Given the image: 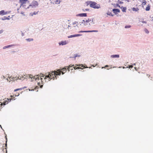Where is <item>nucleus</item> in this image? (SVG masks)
Listing matches in <instances>:
<instances>
[{"label": "nucleus", "instance_id": "1", "mask_svg": "<svg viewBox=\"0 0 153 153\" xmlns=\"http://www.w3.org/2000/svg\"><path fill=\"white\" fill-rule=\"evenodd\" d=\"M44 79L45 80V82H48L50 81L51 79L54 80V77L53 76L52 74H51V72H48V74L45 76Z\"/></svg>", "mask_w": 153, "mask_h": 153}, {"label": "nucleus", "instance_id": "2", "mask_svg": "<svg viewBox=\"0 0 153 153\" xmlns=\"http://www.w3.org/2000/svg\"><path fill=\"white\" fill-rule=\"evenodd\" d=\"M87 3L88 5H90V6L91 7L95 9H99L100 8V5L97 4L95 2L89 1H88Z\"/></svg>", "mask_w": 153, "mask_h": 153}, {"label": "nucleus", "instance_id": "3", "mask_svg": "<svg viewBox=\"0 0 153 153\" xmlns=\"http://www.w3.org/2000/svg\"><path fill=\"white\" fill-rule=\"evenodd\" d=\"M78 23L76 22H73L72 24V28H73V30H77L78 27Z\"/></svg>", "mask_w": 153, "mask_h": 153}, {"label": "nucleus", "instance_id": "4", "mask_svg": "<svg viewBox=\"0 0 153 153\" xmlns=\"http://www.w3.org/2000/svg\"><path fill=\"white\" fill-rule=\"evenodd\" d=\"M51 72V74H52L53 76H54V75H56V76H60L61 75V73L60 69L57 70L56 71H52Z\"/></svg>", "mask_w": 153, "mask_h": 153}, {"label": "nucleus", "instance_id": "5", "mask_svg": "<svg viewBox=\"0 0 153 153\" xmlns=\"http://www.w3.org/2000/svg\"><path fill=\"white\" fill-rule=\"evenodd\" d=\"M38 5V2L35 1H32L31 3V4L30 6H31L32 7H37Z\"/></svg>", "mask_w": 153, "mask_h": 153}, {"label": "nucleus", "instance_id": "6", "mask_svg": "<svg viewBox=\"0 0 153 153\" xmlns=\"http://www.w3.org/2000/svg\"><path fill=\"white\" fill-rule=\"evenodd\" d=\"M29 78H31L32 80V81H33V79H35L36 81H37L38 80H39V77H36V76H33L32 75H30L29 76Z\"/></svg>", "mask_w": 153, "mask_h": 153}, {"label": "nucleus", "instance_id": "7", "mask_svg": "<svg viewBox=\"0 0 153 153\" xmlns=\"http://www.w3.org/2000/svg\"><path fill=\"white\" fill-rule=\"evenodd\" d=\"M68 43V42L66 41H61L58 43L59 45H66Z\"/></svg>", "mask_w": 153, "mask_h": 153}, {"label": "nucleus", "instance_id": "8", "mask_svg": "<svg viewBox=\"0 0 153 153\" xmlns=\"http://www.w3.org/2000/svg\"><path fill=\"white\" fill-rule=\"evenodd\" d=\"M10 13L9 12H5L4 10H1L0 11V15H6Z\"/></svg>", "mask_w": 153, "mask_h": 153}, {"label": "nucleus", "instance_id": "9", "mask_svg": "<svg viewBox=\"0 0 153 153\" xmlns=\"http://www.w3.org/2000/svg\"><path fill=\"white\" fill-rule=\"evenodd\" d=\"M82 36V35L81 34H77L72 35H71L69 36H68V38H71L74 37H77V36Z\"/></svg>", "mask_w": 153, "mask_h": 153}, {"label": "nucleus", "instance_id": "10", "mask_svg": "<svg viewBox=\"0 0 153 153\" xmlns=\"http://www.w3.org/2000/svg\"><path fill=\"white\" fill-rule=\"evenodd\" d=\"M87 16L86 13H82L77 14L76 15V16H79L80 17H86Z\"/></svg>", "mask_w": 153, "mask_h": 153}, {"label": "nucleus", "instance_id": "11", "mask_svg": "<svg viewBox=\"0 0 153 153\" xmlns=\"http://www.w3.org/2000/svg\"><path fill=\"white\" fill-rule=\"evenodd\" d=\"M19 2L21 3V6L22 5L26 3L28 0H19Z\"/></svg>", "mask_w": 153, "mask_h": 153}, {"label": "nucleus", "instance_id": "12", "mask_svg": "<svg viewBox=\"0 0 153 153\" xmlns=\"http://www.w3.org/2000/svg\"><path fill=\"white\" fill-rule=\"evenodd\" d=\"M112 11L116 14L117 13L120 12V10L117 9H113L112 10Z\"/></svg>", "mask_w": 153, "mask_h": 153}, {"label": "nucleus", "instance_id": "13", "mask_svg": "<svg viewBox=\"0 0 153 153\" xmlns=\"http://www.w3.org/2000/svg\"><path fill=\"white\" fill-rule=\"evenodd\" d=\"M120 57L119 54L113 55L111 56V58H118Z\"/></svg>", "mask_w": 153, "mask_h": 153}, {"label": "nucleus", "instance_id": "14", "mask_svg": "<svg viewBox=\"0 0 153 153\" xmlns=\"http://www.w3.org/2000/svg\"><path fill=\"white\" fill-rule=\"evenodd\" d=\"M67 66H65L64 68L60 69L61 70V72H66L67 71Z\"/></svg>", "mask_w": 153, "mask_h": 153}, {"label": "nucleus", "instance_id": "15", "mask_svg": "<svg viewBox=\"0 0 153 153\" xmlns=\"http://www.w3.org/2000/svg\"><path fill=\"white\" fill-rule=\"evenodd\" d=\"M14 45H9L7 46H5L3 48V49H5L7 48H10L12 46H14Z\"/></svg>", "mask_w": 153, "mask_h": 153}, {"label": "nucleus", "instance_id": "16", "mask_svg": "<svg viewBox=\"0 0 153 153\" xmlns=\"http://www.w3.org/2000/svg\"><path fill=\"white\" fill-rule=\"evenodd\" d=\"M10 18V16H8V17H7L6 16H4L3 18H1V20H9Z\"/></svg>", "mask_w": 153, "mask_h": 153}, {"label": "nucleus", "instance_id": "17", "mask_svg": "<svg viewBox=\"0 0 153 153\" xmlns=\"http://www.w3.org/2000/svg\"><path fill=\"white\" fill-rule=\"evenodd\" d=\"M39 76H40V77L41 78L40 79H41V80L42 81V83L43 84V81H42V80L43 79V78L44 79L45 76V75L44 76V75H43V74H40V75Z\"/></svg>", "mask_w": 153, "mask_h": 153}, {"label": "nucleus", "instance_id": "18", "mask_svg": "<svg viewBox=\"0 0 153 153\" xmlns=\"http://www.w3.org/2000/svg\"><path fill=\"white\" fill-rule=\"evenodd\" d=\"M54 1L55 4H59L61 2V0H54Z\"/></svg>", "mask_w": 153, "mask_h": 153}, {"label": "nucleus", "instance_id": "19", "mask_svg": "<svg viewBox=\"0 0 153 153\" xmlns=\"http://www.w3.org/2000/svg\"><path fill=\"white\" fill-rule=\"evenodd\" d=\"M132 10L133 11H138L139 10V9L137 7V8L133 7L132 8Z\"/></svg>", "mask_w": 153, "mask_h": 153}, {"label": "nucleus", "instance_id": "20", "mask_svg": "<svg viewBox=\"0 0 153 153\" xmlns=\"http://www.w3.org/2000/svg\"><path fill=\"white\" fill-rule=\"evenodd\" d=\"M86 23V21L83 20L82 21V22H80V25H82V24H83L85 25V23Z\"/></svg>", "mask_w": 153, "mask_h": 153}, {"label": "nucleus", "instance_id": "21", "mask_svg": "<svg viewBox=\"0 0 153 153\" xmlns=\"http://www.w3.org/2000/svg\"><path fill=\"white\" fill-rule=\"evenodd\" d=\"M26 40L28 42H31L33 41V39L32 38H28L26 39Z\"/></svg>", "mask_w": 153, "mask_h": 153}, {"label": "nucleus", "instance_id": "22", "mask_svg": "<svg viewBox=\"0 0 153 153\" xmlns=\"http://www.w3.org/2000/svg\"><path fill=\"white\" fill-rule=\"evenodd\" d=\"M121 8L123 12H125L126 11V7L122 6L121 7Z\"/></svg>", "mask_w": 153, "mask_h": 153}, {"label": "nucleus", "instance_id": "23", "mask_svg": "<svg viewBox=\"0 0 153 153\" xmlns=\"http://www.w3.org/2000/svg\"><path fill=\"white\" fill-rule=\"evenodd\" d=\"M80 56V55H78L77 54H75L74 55V57H73L75 59L77 57H79Z\"/></svg>", "mask_w": 153, "mask_h": 153}, {"label": "nucleus", "instance_id": "24", "mask_svg": "<svg viewBox=\"0 0 153 153\" xmlns=\"http://www.w3.org/2000/svg\"><path fill=\"white\" fill-rule=\"evenodd\" d=\"M37 13H38L37 12H33V13H30V14L31 16H33V15H36V14H37Z\"/></svg>", "mask_w": 153, "mask_h": 153}, {"label": "nucleus", "instance_id": "25", "mask_svg": "<svg viewBox=\"0 0 153 153\" xmlns=\"http://www.w3.org/2000/svg\"><path fill=\"white\" fill-rule=\"evenodd\" d=\"M107 15H109L111 16H113V15L111 13L109 12H108L107 13Z\"/></svg>", "mask_w": 153, "mask_h": 153}, {"label": "nucleus", "instance_id": "26", "mask_svg": "<svg viewBox=\"0 0 153 153\" xmlns=\"http://www.w3.org/2000/svg\"><path fill=\"white\" fill-rule=\"evenodd\" d=\"M25 78H24V76L20 77L19 78V77H18L16 79V80L17 79H19L20 80H23L24 79H25Z\"/></svg>", "mask_w": 153, "mask_h": 153}, {"label": "nucleus", "instance_id": "27", "mask_svg": "<svg viewBox=\"0 0 153 153\" xmlns=\"http://www.w3.org/2000/svg\"><path fill=\"white\" fill-rule=\"evenodd\" d=\"M150 9V7L149 5H148L146 8V11H149Z\"/></svg>", "mask_w": 153, "mask_h": 153}, {"label": "nucleus", "instance_id": "28", "mask_svg": "<svg viewBox=\"0 0 153 153\" xmlns=\"http://www.w3.org/2000/svg\"><path fill=\"white\" fill-rule=\"evenodd\" d=\"M90 32H97L98 31L97 30H89Z\"/></svg>", "mask_w": 153, "mask_h": 153}, {"label": "nucleus", "instance_id": "29", "mask_svg": "<svg viewBox=\"0 0 153 153\" xmlns=\"http://www.w3.org/2000/svg\"><path fill=\"white\" fill-rule=\"evenodd\" d=\"M8 101L7 100H6L3 102V104L4 105H6L8 103Z\"/></svg>", "mask_w": 153, "mask_h": 153}, {"label": "nucleus", "instance_id": "30", "mask_svg": "<svg viewBox=\"0 0 153 153\" xmlns=\"http://www.w3.org/2000/svg\"><path fill=\"white\" fill-rule=\"evenodd\" d=\"M131 27V26H130V25H126L125 27V28H129Z\"/></svg>", "mask_w": 153, "mask_h": 153}, {"label": "nucleus", "instance_id": "31", "mask_svg": "<svg viewBox=\"0 0 153 153\" xmlns=\"http://www.w3.org/2000/svg\"><path fill=\"white\" fill-rule=\"evenodd\" d=\"M144 31L145 32L147 33H149V31L146 28H145L144 30Z\"/></svg>", "mask_w": 153, "mask_h": 153}, {"label": "nucleus", "instance_id": "32", "mask_svg": "<svg viewBox=\"0 0 153 153\" xmlns=\"http://www.w3.org/2000/svg\"><path fill=\"white\" fill-rule=\"evenodd\" d=\"M68 29H69L72 28V25L71 26L70 25H68Z\"/></svg>", "mask_w": 153, "mask_h": 153}, {"label": "nucleus", "instance_id": "33", "mask_svg": "<svg viewBox=\"0 0 153 153\" xmlns=\"http://www.w3.org/2000/svg\"><path fill=\"white\" fill-rule=\"evenodd\" d=\"M74 65H72V66H71V65H70L68 67L67 66V69H68V71H69V69L70 68H71V67H72V66H74Z\"/></svg>", "mask_w": 153, "mask_h": 153}, {"label": "nucleus", "instance_id": "34", "mask_svg": "<svg viewBox=\"0 0 153 153\" xmlns=\"http://www.w3.org/2000/svg\"><path fill=\"white\" fill-rule=\"evenodd\" d=\"M91 19H88L87 20H86V22L88 23L89 22L91 21Z\"/></svg>", "mask_w": 153, "mask_h": 153}, {"label": "nucleus", "instance_id": "35", "mask_svg": "<svg viewBox=\"0 0 153 153\" xmlns=\"http://www.w3.org/2000/svg\"><path fill=\"white\" fill-rule=\"evenodd\" d=\"M76 66H82L81 67H82L83 66L82 64H79V65H78V64H77V65L76 64Z\"/></svg>", "mask_w": 153, "mask_h": 153}, {"label": "nucleus", "instance_id": "36", "mask_svg": "<svg viewBox=\"0 0 153 153\" xmlns=\"http://www.w3.org/2000/svg\"><path fill=\"white\" fill-rule=\"evenodd\" d=\"M133 65H129V67H127L126 68H133Z\"/></svg>", "mask_w": 153, "mask_h": 153}, {"label": "nucleus", "instance_id": "37", "mask_svg": "<svg viewBox=\"0 0 153 153\" xmlns=\"http://www.w3.org/2000/svg\"><path fill=\"white\" fill-rule=\"evenodd\" d=\"M57 76H56V75H54V79H57V78L58 77Z\"/></svg>", "mask_w": 153, "mask_h": 153}, {"label": "nucleus", "instance_id": "38", "mask_svg": "<svg viewBox=\"0 0 153 153\" xmlns=\"http://www.w3.org/2000/svg\"><path fill=\"white\" fill-rule=\"evenodd\" d=\"M84 32L85 33H88L90 32L89 30H85L84 31Z\"/></svg>", "mask_w": 153, "mask_h": 153}, {"label": "nucleus", "instance_id": "39", "mask_svg": "<svg viewBox=\"0 0 153 153\" xmlns=\"http://www.w3.org/2000/svg\"><path fill=\"white\" fill-rule=\"evenodd\" d=\"M144 0V2H143V4L144 5H145V4H146V1H145V0Z\"/></svg>", "mask_w": 153, "mask_h": 153}, {"label": "nucleus", "instance_id": "40", "mask_svg": "<svg viewBox=\"0 0 153 153\" xmlns=\"http://www.w3.org/2000/svg\"><path fill=\"white\" fill-rule=\"evenodd\" d=\"M108 67V65H106L105 66V67H102V68H105V67Z\"/></svg>", "mask_w": 153, "mask_h": 153}, {"label": "nucleus", "instance_id": "41", "mask_svg": "<svg viewBox=\"0 0 153 153\" xmlns=\"http://www.w3.org/2000/svg\"><path fill=\"white\" fill-rule=\"evenodd\" d=\"M74 68L75 69H79V68H78V67H74Z\"/></svg>", "mask_w": 153, "mask_h": 153}, {"label": "nucleus", "instance_id": "42", "mask_svg": "<svg viewBox=\"0 0 153 153\" xmlns=\"http://www.w3.org/2000/svg\"><path fill=\"white\" fill-rule=\"evenodd\" d=\"M11 77V76H10V77H9V78H11L12 80L14 78V77Z\"/></svg>", "mask_w": 153, "mask_h": 153}, {"label": "nucleus", "instance_id": "43", "mask_svg": "<svg viewBox=\"0 0 153 153\" xmlns=\"http://www.w3.org/2000/svg\"><path fill=\"white\" fill-rule=\"evenodd\" d=\"M142 22L144 23H146V21H143Z\"/></svg>", "mask_w": 153, "mask_h": 153}, {"label": "nucleus", "instance_id": "44", "mask_svg": "<svg viewBox=\"0 0 153 153\" xmlns=\"http://www.w3.org/2000/svg\"><path fill=\"white\" fill-rule=\"evenodd\" d=\"M18 90H19V88H17V89H15L14 90V91H18Z\"/></svg>", "mask_w": 153, "mask_h": 153}, {"label": "nucleus", "instance_id": "45", "mask_svg": "<svg viewBox=\"0 0 153 153\" xmlns=\"http://www.w3.org/2000/svg\"><path fill=\"white\" fill-rule=\"evenodd\" d=\"M22 36H24V33L22 32Z\"/></svg>", "mask_w": 153, "mask_h": 153}, {"label": "nucleus", "instance_id": "46", "mask_svg": "<svg viewBox=\"0 0 153 153\" xmlns=\"http://www.w3.org/2000/svg\"><path fill=\"white\" fill-rule=\"evenodd\" d=\"M79 33H83V32H84V31L81 30V31H79Z\"/></svg>", "mask_w": 153, "mask_h": 153}, {"label": "nucleus", "instance_id": "47", "mask_svg": "<svg viewBox=\"0 0 153 153\" xmlns=\"http://www.w3.org/2000/svg\"><path fill=\"white\" fill-rule=\"evenodd\" d=\"M3 32V30H0V34L2 33Z\"/></svg>", "mask_w": 153, "mask_h": 153}, {"label": "nucleus", "instance_id": "48", "mask_svg": "<svg viewBox=\"0 0 153 153\" xmlns=\"http://www.w3.org/2000/svg\"><path fill=\"white\" fill-rule=\"evenodd\" d=\"M78 68H79V69H83L84 68H80V67H78Z\"/></svg>", "mask_w": 153, "mask_h": 153}, {"label": "nucleus", "instance_id": "49", "mask_svg": "<svg viewBox=\"0 0 153 153\" xmlns=\"http://www.w3.org/2000/svg\"><path fill=\"white\" fill-rule=\"evenodd\" d=\"M23 89V88H19V90H22Z\"/></svg>", "mask_w": 153, "mask_h": 153}, {"label": "nucleus", "instance_id": "50", "mask_svg": "<svg viewBox=\"0 0 153 153\" xmlns=\"http://www.w3.org/2000/svg\"><path fill=\"white\" fill-rule=\"evenodd\" d=\"M19 94H17V95H15V96H18L19 95Z\"/></svg>", "mask_w": 153, "mask_h": 153}, {"label": "nucleus", "instance_id": "51", "mask_svg": "<svg viewBox=\"0 0 153 153\" xmlns=\"http://www.w3.org/2000/svg\"><path fill=\"white\" fill-rule=\"evenodd\" d=\"M19 94H17V95H15V96H18L19 95Z\"/></svg>", "mask_w": 153, "mask_h": 153}, {"label": "nucleus", "instance_id": "52", "mask_svg": "<svg viewBox=\"0 0 153 153\" xmlns=\"http://www.w3.org/2000/svg\"><path fill=\"white\" fill-rule=\"evenodd\" d=\"M21 14H23L24 15H25L24 14V12H22L21 13Z\"/></svg>", "mask_w": 153, "mask_h": 153}, {"label": "nucleus", "instance_id": "53", "mask_svg": "<svg viewBox=\"0 0 153 153\" xmlns=\"http://www.w3.org/2000/svg\"><path fill=\"white\" fill-rule=\"evenodd\" d=\"M61 73H62V75H63V74H64V73H65V72H61Z\"/></svg>", "mask_w": 153, "mask_h": 153}, {"label": "nucleus", "instance_id": "54", "mask_svg": "<svg viewBox=\"0 0 153 153\" xmlns=\"http://www.w3.org/2000/svg\"><path fill=\"white\" fill-rule=\"evenodd\" d=\"M119 3H120V4L123 3V2H121V1H120Z\"/></svg>", "mask_w": 153, "mask_h": 153}, {"label": "nucleus", "instance_id": "55", "mask_svg": "<svg viewBox=\"0 0 153 153\" xmlns=\"http://www.w3.org/2000/svg\"><path fill=\"white\" fill-rule=\"evenodd\" d=\"M5 138H6V142H7V137H6V136H5Z\"/></svg>", "mask_w": 153, "mask_h": 153}, {"label": "nucleus", "instance_id": "56", "mask_svg": "<svg viewBox=\"0 0 153 153\" xmlns=\"http://www.w3.org/2000/svg\"><path fill=\"white\" fill-rule=\"evenodd\" d=\"M43 87V85H41L40 86V87L41 88H42Z\"/></svg>", "mask_w": 153, "mask_h": 153}, {"label": "nucleus", "instance_id": "57", "mask_svg": "<svg viewBox=\"0 0 153 153\" xmlns=\"http://www.w3.org/2000/svg\"><path fill=\"white\" fill-rule=\"evenodd\" d=\"M134 69H135L136 70V71H137V68H136V67H134Z\"/></svg>", "mask_w": 153, "mask_h": 153}, {"label": "nucleus", "instance_id": "58", "mask_svg": "<svg viewBox=\"0 0 153 153\" xmlns=\"http://www.w3.org/2000/svg\"><path fill=\"white\" fill-rule=\"evenodd\" d=\"M85 10L86 11H88L89 10V9H85Z\"/></svg>", "mask_w": 153, "mask_h": 153}, {"label": "nucleus", "instance_id": "59", "mask_svg": "<svg viewBox=\"0 0 153 153\" xmlns=\"http://www.w3.org/2000/svg\"><path fill=\"white\" fill-rule=\"evenodd\" d=\"M133 65H136V63H134L133 64Z\"/></svg>", "mask_w": 153, "mask_h": 153}, {"label": "nucleus", "instance_id": "60", "mask_svg": "<svg viewBox=\"0 0 153 153\" xmlns=\"http://www.w3.org/2000/svg\"><path fill=\"white\" fill-rule=\"evenodd\" d=\"M40 83L39 82H38V85H40Z\"/></svg>", "mask_w": 153, "mask_h": 153}, {"label": "nucleus", "instance_id": "61", "mask_svg": "<svg viewBox=\"0 0 153 153\" xmlns=\"http://www.w3.org/2000/svg\"><path fill=\"white\" fill-rule=\"evenodd\" d=\"M117 6H118L119 7H120V6L118 4H117Z\"/></svg>", "mask_w": 153, "mask_h": 153}, {"label": "nucleus", "instance_id": "62", "mask_svg": "<svg viewBox=\"0 0 153 153\" xmlns=\"http://www.w3.org/2000/svg\"><path fill=\"white\" fill-rule=\"evenodd\" d=\"M30 75H28L27 76H27V77H28V76L29 77V76Z\"/></svg>", "mask_w": 153, "mask_h": 153}, {"label": "nucleus", "instance_id": "63", "mask_svg": "<svg viewBox=\"0 0 153 153\" xmlns=\"http://www.w3.org/2000/svg\"><path fill=\"white\" fill-rule=\"evenodd\" d=\"M26 88V87H23V88Z\"/></svg>", "mask_w": 153, "mask_h": 153}, {"label": "nucleus", "instance_id": "64", "mask_svg": "<svg viewBox=\"0 0 153 153\" xmlns=\"http://www.w3.org/2000/svg\"><path fill=\"white\" fill-rule=\"evenodd\" d=\"M3 105V103H1V106L2 105Z\"/></svg>", "mask_w": 153, "mask_h": 153}]
</instances>
